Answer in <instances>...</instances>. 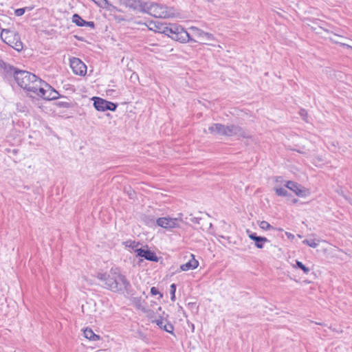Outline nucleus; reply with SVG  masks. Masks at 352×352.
<instances>
[{
	"instance_id": "ea45409f",
	"label": "nucleus",
	"mask_w": 352,
	"mask_h": 352,
	"mask_svg": "<svg viewBox=\"0 0 352 352\" xmlns=\"http://www.w3.org/2000/svg\"><path fill=\"white\" fill-rule=\"evenodd\" d=\"M247 232L248 233L249 238L252 241H254L258 237L255 232H251L248 230H247Z\"/></svg>"
},
{
	"instance_id": "0eeeda50",
	"label": "nucleus",
	"mask_w": 352,
	"mask_h": 352,
	"mask_svg": "<svg viewBox=\"0 0 352 352\" xmlns=\"http://www.w3.org/2000/svg\"><path fill=\"white\" fill-rule=\"evenodd\" d=\"M70 67L73 72L80 76H85L87 65L78 58L72 57L69 59Z\"/></svg>"
},
{
	"instance_id": "e433bc0d",
	"label": "nucleus",
	"mask_w": 352,
	"mask_h": 352,
	"mask_svg": "<svg viewBox=\"0 0 352 352\" xmlns=\"http://www.w3.org/2000/svg\"><path fill=\"white\" fill-rule=\"evenodd\" d=\"M143 312H144V314H146V317H147V318H150V319H151V318H154V317H155V312H154L153 310L150 309H147V308H146V309L143 311Z\"/></svg>"
},
{
	"instance_id": "09e8293b",
	"label": "nucleus",
	"mask_w": 352,
	"mask_h": 352,
	"mask_svg": "<svg viewBox=\"0 0 352 352\" xmlns=\"http://www.w3.org/2000/svg\"><path fill=\"white\" fill-rule=\"evenodd\" d=\"M12 151L14 154L16 153V152H17L16 149H15V148H14Z\"/></svg>"
},
{
	"instance_id": "3c124183",
	"label": "nucleus",
	"mask_w": 352,
	"mask_h": 352,
	"mask_svg": "<svg viewBox=\"0 0 352 352\" xmlns=\"http://www.w3.org/2000/svg\"><path fill=\"white\" fill-rule=\"evenodd\" d=\"M280 178H281V177H278V178L276 179V182H280V179H280Z\"/></svg>"
},
{
	"instance_id": "7ed1b4c3",
	"label": "nucleus",
	"mask_w": 352,
	"mask_h": 352,
	"mask_svg": "<svg viewBox=\"0 0 352 352\" xmlns=\"http://www.w3.org/2000/svg\"><path fill=\"white\" fill-rule=\"evenodd\" d=\"M105 288L115 293L132 295L130 282L118 268H112L110 270V278Z\"/></svg>"
},
{
	"instance_id": "f03ea898",
	"label": "nucleus",
	"mask_w": 352,
	"mask_h": 352,
	"mask_svg": "<svg viewBox=\"0 0 352 352\" xmlns=\"http://www.w3.org/2000/svg\"><path fill=\"white\" fill-rule=\"evenodd\" d=\"M150 25H151L148 27L150 30L164 34L179 43H186L187 41H194L190 37V34L182 25L177 23H167L151 21Z\"/></svg>"
},
{
	"instance_id": "c756f323",
	"label": "nucleus",
	"mask_w": 352,
	"mask_h": 352,
	"mask_svg": "<svg viewBox=\"0 0 352 352\" xmlns=\"http://www.w3.org/2000/svg\"><path fill=\"white\" fill-rule=\"evenodd\" d=\"M275 191H276V194L278 195V196H280V197H287L289 196V193L287 192V190L284 188H275Z\"/></svg>"
},
{
	"instance_id": "5701e85b",
	"label": "nucleus",
	"mask_w": 352,
	"mask_h": 352,
	"mask_svg": "<svg viewBox=\"0 0 352 352\" xmlns=\"http://www.w3.org/2000/svg\"><path fill=\"white\" fill-rule=\"evenodd\" d=\"M94 3L98 5L101 8H105L109 10H111V8H116L112 4H111L108 0H92Z\"/></svg>"
},
{
	"instance_id": "b1692460",
	"label": "nucleus",
	"mask_w": 352,
	"mask_h": 352,
	"mask_svg": "<svg viewBox=\"0 0 352 352\" xmlns=\"http://www.w3.org/2000/svg\"><path fill=\"white\" fill-rule=\"evenodd\" d=\"M75 104L76 103L67 101H58L54 103L56 107L65 109L74 108L75 107Z\"/></svg>"
},
{
	"instance_id": "a211bd4d",
	"label": "nucleus",
	"mask_w": 352,
	"mask_h": 352,
	"mask_svg": "<svg viewBox=\"0 0 352 352\" xmlns=\"http://www.w3.org/2000/svg\"><path fill=\"white\" fill-rule=\"evenodd\" d=\"M190 32H187L188 34H190V37L194 40L191 42L197 43L198 41L195 40L194 37H196L197 38L201 39L204 34V31L197 27L192 26L189 28Z\"/></svg>"
},
{
	"instance_id": "a878e982",
	"label": "nucleus",
	"mask_w": 352,
	"mask_h": 352,
	"mask_svg": "<svg viewBox=\"0 0 352 352\" xmlns=\"http://www.w3.org/2000/svg\"><path fill=\"white\" fill-rule=\"evenodd\" d=\"M133 305H135V307L138 309L141 310L142 311H143L146 309V307H144L142 305V299L140 297V298H134L133 300Z\"/></svg>"
},
{
	"instance_id": "f257e3e1",
	"label": "nucleus",
	"mask_w": 352,
	"mask_h": 352,
	"mask_svg": "<svg viewBox=\"0 0 352 352\" xmlns=\"http://www.w3.org/2000/svg\"><path fill=\"white\" fill-rule=\"evenodd\" d=\"M0 68L3 69L5 77L8 80L13 78L21 88L26 90L28 97L35 99L37 91L43 94L45 91L41 87L43 80L35 74L20 69L1 59H0Z\"/></svg>"
},
{
	"instance_id": "412c9836",
	"label": "nucleus",
	"mask_w": 352,
	"mask_h": 352,
	"mask_svg": "<svg viewBox=\"0 0 352 352\" xmlns=\"http://www.w3.org/2000/svg\"><path fill=\"white\" fill-rule=\"evenodd\" d=\"M311 157V161L317 167H320L325 163L322 155H310Z\"/></svg>"
},
{
	"instance_id": "37998d69",
	"label": "nucleus",
	"mask_w": 352,
	"mask_h": 352,
	"mask_svg": "<svg viewBox=\"0 0 352 352\" xmlns=\"http://www.w3.org/2000/svg\"><path fill=\"white\" fill-rule=\"evenodd\" d=\"M85 27H89L94 29L95 28V23L94 21H86Z\"/></svg>"
},
{
	"instance_id": "bb28decb",
	"label": "nucleus",
	"mask_w": 352,
	"mask_h": 352,
	"mask_svg": "<svg viewBox=\"0 0 352 352\" xmlns=\"http://www.w3.org/2000/svg\"><path fill=\"white\" fill-rule=\"evenodd\" d=\"M294 267L300 269L306 274H307L310 271L309 267H306L302 262L299 261H296V265H294Z\"/></svg>"
},
{
	"instance_id": "ddd939ff",
	"label": "nucleus",
	"mask_w": 352,
	"mask_h": 352,
	"mask_svg": "<svg viewBox=\"0 0 352 352\" xmlns=\"http://www.w3.org/2000/svg\"><path fill=\"white\" fill-rule=\"evenodd\" d=\"M138 257L144 258L149 261L157 262L159 258L155 252L148 249H144L142 248L135 250Z\"/></svg>"
},
{
	"instance_id": "aec40b11",
	"label": "nucleus",
	"mask_w": 352,
	"mask_h": 352,
	"mask_svg": "<svg viewBox=\"0 0 352 352\" xmlns=\"http://www.w3.org/2000/svg\"><path fill=\"white\" fill-rule=\"evenodd\" d=\"M72 22L78 27H85L86 21L78 14H74L72 16Z\"/></svg>"
},
{
	"instance_id": "f3484780",
	"label": "nucleus",
	"mask_w": 352,
	"mask_h": 352,
	"mask_svg": "<svg viewBox=\"0 0 352 352\" xmlns=\"http://www.w3.org/2000/svg\"><path fill=\"white\" fill-rule=\"evenodd\" d=\"M198 261L195 258L194 256H192V258L189 261L180 266V271H188L189 270H194L196 269L198 267Z\"/></svg>"
},
{
	"instance_id": "8fccbe9b",
	"label": "nucleus",
	"mask_w": 352,
	"mask_h": 352,
	"mask_svg": "<svg viewBox=\"0 0 352 352\" xmlns=\"http://www.w3.org/2000/svg\"><path fill=\"white\" fill-rule=\"evenodd\" d=\"M274 230H277L278 231H283V229L282 228H275Z\"/></svg>"
},
{
	"instance_id": "c9c22d12",
	"label": "nucleus",
	"mask_w": 352,
	"mask_h": 352,
	"mask_svg": "<svg viewBox=\"0 0 352 352\" xmlns=\"http://www.w3.org/2000/svg\"><path fill=\"white\" fill-rule=\"evenodd\" d=\"M151 294L153 296L159 295L158 299H160L163 297V294L160 293L158 290V289L155 287H152L151 288Z\"/></svg>"
},
{
	"instance_id": "c03bdc74",
	"label": "nucleus",
	"mask_w": 352,
	"mask_h": 352,
	"mask_svg": "<svg viewBox=\"0 0 352 352\" xmlns=\"http://www.w3.org/2000/svg\"><path fill=\"white\" fill-rule=\"evenodd\" d=\"M74 37L78 40V41H85V38L82 36H78V35H74Z\"/></svg>"
},
{
	"instance_id": "6e6552de",
	"label": "nucleus",
	"mask_w": 352,
	"mask_h": 352,
	"mask_svg": "<svg viewBox=\"0 0 352 352\" xmlns=\"http://www.w3.org/2000/svg\"><path fill=\"white\" fill-rule=\"evenodd\" d=\"M120 4L129 8L133 11L144 13L145 10V6L148 4V2H144L141 0H120Z\"/></svg>"
},
{
	"instance_id": "a19ab883",
	"label": "nucleus",
	"mask_w": 352,
	"mask_h": 352,
	"mask_svg": "<svg viewBox=\"0 0 352 352\" xmlns=\"http://www.w3.org/2000/svg\"><path fill=\"white\" fill-rule=\"evenodd\" d=\"M299 114L300 116L303 118L305 119V117H307V112L305 109H301L299 111Z\"/></svg>"
},
{
	"instance_id": "2f4dec72",
	"label": "nucleus",
	"mask_w": 352,
	"mask_h": 352,
	"mask_svg": "<svg viewBox=\"0 0 352 352\" xmlns=\"http://www.w3.org/2000/svg\"><path fill=\"white\" fill-rule=\"evenodd\" d=\"M259 227L263 230L275 229L272 226H271L268 222L265 221H261L259 223Z\"/></svg>"
},
{
	"instance_id": "7c9ffc66",
	"label": "nucleus",
	"mask_w": 352,
	"mask_h": 352,
	"mask_svg": "<svg viewBox=\"0 0 352 352\" xmlns=\"http://www.w3.org/2000/svg\"><path fill=\"white\" fill-rule=\"evenodd\" d=\"M32 9V8H31V7H24V8H18L14 10V14L17 16H21L24 14V13L25 12V10H31Z\"/></svg>"
},
{
	"instance_id": "49530a36",
	"label": "nucleus",
	"mask_w": 352,
	"mask_h": 352,
	"mask_svg": "<svg viewBox=\"0 0 352 352\" xmlns=\"http://www.w3.org/2000/svg\"><path fill=\"white\" fill-rule=\"evenodd\" d=\"M285 234L287 235L288 239H293L294 238V235L292 234V233L286 232Z\"/></svg>"
},
{
	"instance_id": "603ef678",
	"label": "nucleus",
	"mask_w": 352,
	"mask_h": 352,
	"mask_svg": "<svg viewBox=\"0 0 352 352\" xmlns=\"http://www.w3.org/2000/svg\"><path fill=\"white\" fill-rule=\"evenodd\" d=\"M195 303H188V305H191V306H193Z\"/></svg>"
},
{
	"instance_id": "39448f33",
	"label": "nucleus",
	"mask_w": 352,
	"mask_h": 352,
	"mask_svg": "<svg viewBox=\"0 0 352 352\" xmlns=\"http://www.w3.org/2000/svg\"><path fill=\"white\" fill-rule=\"evenodd\" d=\"M41 87H43L45 91L43 94L37 91V94L35 95V99H37L36 96L45 100H55L58 98L68 99L67 97L60 95L54 87L44 80H43Z\"/></svg>"
},
{
	"instance_id": "4468645a",
	"label": "nucleus",
	"mask_w": 352,
	"mask_h": 352,
	"mask_svg": "<svg viewBox=\"0 0 352 352\" xmlns=\"http://www.w3.org/2000/svg\"><path fill=\"white\" fill-rule=\"evenodd\" d=\"M307 20L311 22L315 25L314 26L309 24L308 25L309 26H310L311 29L316 33L321 34L319 30H321L326 32H329V30L325 28V25H328L327 23H326L325 21L316 18L307 19Z\"/></svg>"
},
{
	"instance_id": "4be33fe9",
	"label": "nucleus",
	"mask_w": 352,
	"mask_h": 352,
	"mask_svg": "<svg viewBox=\"0 0 352 352\" xmlns=\"http://www.w3.org/2000/svg\"><path fill=\"white\" fill-rule=\"evenodd\" d=\"M141 220L143 221L146 226H152L155 225V218L152 215H141Z\"/></svg>"
},
{
	"instance_id": "6e6d98bb",
	"label": "nucleus",
	"mask_w": 352,
	"mask_h": 352,
	"mask_svg": "<svg viewBox=\"0 0 352 352\" xmlns=\"http://www.w3.org/2000/svg\"><path fill=\"white\" fill-rule=\"evenodd\" d=\"M298 236L299 238H301V237H302V236H301V235H300V234H298Z\"/></svg>"
},
{
	"instance_id": "f704fd0d",
	"label": "nucleus",
	"mask_w": 352,
	"mask_h": 352,
	"mask_svg": "<svg viewBox=\"0 0 352 352\" xmlns=\"http://www.w3.org/2000/svg\"><path fill=\"white\" fill-rule=\"evenodd\" d=\"M126 247H130L131 249L135 251L137 247L139 245V243H135V241H127L124 243Z\"/></svg>"
},
{
	"instance_id": "5fc2aeb1",
	"label": "nucleus",
	"mask_w": 352,
	"mask_h": 352,
	"mask_svg": "<svg viewBox=\"0 0 352 352\" xmlns=\"http://www.w3.org/2000/svg\"><path fill=\"white\" fill-rule=\"evenodd\" d=\"M161 309H162V307H160L158 308V310H159V311H161Z\"/></svg>"
},
{
	"instance_id": "c85d7f7f",
	"label": "nucleus",
	"mask_w": 352,
	"mask_h": 352,
	"mask_svg": "<svg viewBox=\"0 0 352 352\" xmlns=\"http://www.w3.org/2000/svg\"><path fill=\"white\" fill-rule=\"evenodd\" d=\"M96 277L99 280L104 281V284H105V287H107V282L109 280V278H110V273L109 274L98 273L97 274Z\"/></svg>"
},
{
	"instance_id": "473e14b6",
	"label": "nucleus",
	"mask_w": 352,
	"mask_h": 352,
	"mask_svg": "<svg viewBox=\"0 0 352 352\" xmlns=\"http://www.w3.org/2000/svg\"><path fill=\"white\" fill-rule=\"evenodd\" d=\"M302 243L306 244L308 246L313 248H316L318 245V243L316 242L315 239H311V240L305 239L302 241Z\"/></svg>"
},
{
	"instance_id": "a18cd8bd",
	"label": "nucleus",
	"mask_w": 352,
	"mask_h": 352,
	"mask_svg": "<svg viewBox=\"0 0 352 352\" xmlns=\"http://www.w3.org/2000/svg\"><path fill=\"white\" fill-rule=\"evenodd\" d=\"M201 219L197 218V217H192L190 218V221L194 223H199V220Z\"/></svg>"
},
{
	"instance_id": "72a5a7b5",
	"label": "nucleus",
	"mask_w": 352,
	"mask_h": 352,
	"mask_svg": "<svg viewBox=\"0 0 352 352\" xmlns=\"http://www.w3.org/2000/svg\"><path fill=\"white\" fill-rule=\"evenodd\" d=\"M176 285L173 283L170 287V300L174 302L175 300V292H176Z\"/></svg>"
},
{
	"instance_id": "9d476101",
	"label": "nucleus",
	"mask_w": 352,
	"mask_h": 352,
	"mask_svg": "<svg viewBox=\"0 0 352 352\" xmlns=\"http://www.w3.org/2000/svg\"><path fill=\"white\" fill-rule=\"evenodd\" d=\"M0 36L1 40L10 47L16 44L15 41L18 40V38H21L20 34L17 32L10 29H3Z\"/></svg>"
},
{
	"instance_id": "1a4fd4ad",
	"label": "nucleus",
	"mask_w": 352,
	"mask_h": 352,
	"mask_svg": "<svg viewBox=\"0 0 352 352\" xmlns=\"http://www.w3.org/2000/svg\"><path fill=\"white\" fill-rule=\"evenodd\" d=\"M237 135L243 138H250L251 135L239 125L230 124L226 126V136Z\"/></svg>"
},
{
	"instance_id": "2eb2a0df",
	"label": "nucleus",
	"mask_w": 352,
	"mask_h": 352,
	"mask_svg": "<svg viewBox=\"0 0 352 352\" xmlns=\"http://www.w3.org/2000/svg\"><path fill=\"white\" fill-rule=\"evenodd\" d=\"M152 322H155L156 324L162 330L166 331L168 333H173L174 327L168 322V320L164 318L162 316L160 317V319L151 320Z\"/></svg>"
},
{
	"instance_id": "4c0bfd02",
	"label": "nucleus",
	"mask_w": 352,
	"mask_h": 352,
	"mask_svg": "<svg viewBox=\"0 0 352 352\" xmlns=\"http://www.w3.org/2000/svg\"><path fill=\"white\" fill-rule=\"evenodd\" d=\"M202 38L206 39V41H214V36L212 34L209 32H204Z\"/></svg>"
},
{
	"instance_id": "6ab92c4d",
	"label": "nucleus",
	"mask_w": 352,
	"mask_h": 352,
	"mask_svg": "<svg viewBox=\"0 0 352 352\" xmlns=\"http://www.w3.org/2000/svg\"><path fill=\"white\" fill-rule=\"evenodd\" d=\"M84 336L87 339L89 340L96 341L100 339V336L94 333V332L90 328H86L84 330Z\"/></svg>"
},
{
	"instance_id": "9b49d317",
	"label": "nucleus",
	"mask_w": 352,
	"mask_h": 352,
	"mask_svg": "<svg viewBox=\"0 0 352 352\" xmlns=\"http://www.w3.org/2000/svg\"><path fill=\"white\" fill-rule=\"evenodd\" d=\"M180 220L177 218L160 217L156 220V224L165 229L179 228Z\"/></svg>"
},
{
	"instance_id": "de8ad7c7",
	"label": "nucleus",
	"mask_w": 352,
	"mask_h": 352,
	"mask_svg": "<svg viewBox=\"0 0 352 352\" xmlns=\"http://www.w3.org/2000/svg\"><path fill=\"white\" fill-rule=\"evenodd\" d=\"M139 334L140 335L141 338H142L143 339L146 338L142 332H140Z\"/></svg>"
},
{
	"instance_id": "393cba45",
	"label": "nucleus",
	"mask_w": 352,
	"mask_h": 352,
	"mask_svg": "<svg viewBox=\"0 0 352 352\" xmlns=\"http://www.w3.org/2000/svg\"><path fill=\"white\" fill-rule=\"evenodd\" d=\"M254 241V245L257 248L262 249L264 247L265 243L269 241V240L265 236H258Z\"/></svg>"
},
{
	"instance_id": "79ce46f5",
	"label": "nucleus",
	"mask_w": 352,
	"mask_h": 352,
	"mask_svg": "<svg viewBox=\"0 0 352 352\" xmlns=\"http://www.w3.org/2000/svg\"><path fill=\"white\" fill-rule=\"evenodd\" d=\"M335 43H337V44H339L340 46H342V47H346L347 49H351L352 50V46H351V45H349L348 44L340 43V42H338V41H335Z\"/></svg>"
},
{
	"instance_id": "864d4df0",
	"label": "nucleus",
	"mask_w": 352,
	"mask_h": 352,
	"mask_svg": "<svg viewBox=\"0 0 352 352\" xmlns=\"http://www.w3.org/2000/svg\"><path fill=\"white\" fill-rule=\"evenodd\" d=\"M297 201V199H294V202L296 203Z\"/></svg>"
},
{
	"instance_id": "58836bf2",
	"label": "nucleus",
	"mask_w": 352,
	"mask_h": 352,
	"mask_svg": "<svg viewBox=\"0 0 352 352\" xmlns=\"http://www.w3.org/2000/svg\"><path fill=\"white\" fill-rule=\"evenodd\" d=\"M16 107H17V110H19L21 112H27L28 111L26 106L23 105L21 103H18L16 104Z\"/></svg>"
},
{
	"instance_id": "cd10ccee",
	"label": "nucleus",
	"mask_w": 352,
	"mask_h": 352,
	"mask_svg": "<svg viewBox=\"0 0 352 352\" xmlns=\"http://www.w3.org/2000/svg\"><path fill=\"white\" fill-rule=\"evenodd\" d=\"M18 40L15 41V43L13 45H12V47L16 50L17 52H21L23 49V44L21 40V38H18Z\"/></svg>"
},
{
	"instance_id": "423d86ee",
	"label": "nucleus",
	"mask_w": 352,
	"mask_h": 352,
	"mask_svg": "<svg viewBox=\"0 0 352 352\" xmlns=\"http://www.w3.org/2000/svg\"><path fill=\"white\" fill-rule=\"evenodd\" d=\"M91 100H93L94 107L98 111L104 112L106 111H115L118 106V103L107 100L104 98L98 96H94Z\"/></svg>"
},
{
	"instance_id": "f8f14e48",
	"label": "nucleus",
	"mask_w": 352,
	"mask_h": 352,
	"mask_svg": "<svg viewBox=\"0 0 352 352\" xmlns=\"http://www.w3.org/2000/svg\"><path fill=\"white\" fill-rule=\"evenodd\" d=\"M285 187L293 191L298 197H305L308 193V190L305 187L293 181H288Z\"/></svg>"
},
{
	"instance_id": "dca6fc26",
	"label": "nucleus",
	"mask_w": 352,
	"mask_h": 352,
	"mask_svg": "<svg viewBox=\"0 0 352 352\" xmlns=\"http://www.w3.org/2000/svg\"><path fill=\"white\" fill-rule=\"evenodd\" d=\"M208 131L214 135L226 136V125L220 123H213L208 127Z\"/></svg>"
},
{
	"instance_id": "20e7f679",
	"label": "nucleus",
	"mask_w": 352,
	"mask_h": 352,
	"mask_svg": "<svg viewBox=\"0 0 352 352\" xmlns=\"http://www.w3.org/2000/svg\"><path fill=\"white\" fill-rule=\"evenodd\" d=\"M173 8H168L167 6L156 3L150 2L147 6H145V10L144 13H146L155 17H169L173 13L170 12Z\"/></svg>"
}]
</instances>
